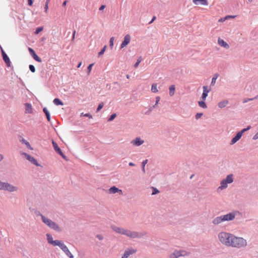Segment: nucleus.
Listing matches in <instances>:
<instances>
[{
	"label": "nucleus",
	"mask_w": 258,
	"mask_h": 258,
	"mask_svg": "<svg viewBox=\"0 0 258 258\" xmlns=\"http://www.w3.org/2000/svg\"><path fill=\"white\" fill-rule=\"evenodd\" d=\"M218 238L220 243L226 246L240 248L247 245L245 239L229 232H220L218 234Z\"/></svg>",
	"instance_id": "nucleus-1"
},
{
	"label": "nucleus",
	"mask_w": 258,
	"mask_h": 258,
	"mask_svg": "<svg viewBox=\"0 0 258 258\" xmlns=\"http://www.w3.org/2000/svg\"><path fill=\"white\" fill-rule=\"evenodd\" d=\"M110 227L115 233L125 235L131 239L141 238L146 235L145 232L131 231L128 229L117 227L114 225H111Z\"/></svg>",
	"instance_id": "nucleus-2"
},
{
	"label": "nucleus",
	"mask_w": 258,
	"mask_h": 258,
	"mask_svg": "<svg viewBox=\"0 0 258 258\" xmlns=\"http://www.w3.org/2000/svg\"><path fill=\"white\" fill-rule=\"evenodd\" d=\"M39 215L41 216L42 222L50 228L57 232L61 231V228L55 222L46 218L42 214H40Z\"/></svg>",
	"instance_id": "nucleus-3"
},
{
	"label": "nucleus",
	"mask_w": 258,
	"mask_h": 258,
	"mask_svg": "<svg viewBox=\"0 0 258 258\" xmlns=\"http://www.w3.org/2000/svg\"><path fill=\"white\" fill-rule=\"evenodd\" d=\"M19 188L8 182L0 180V190L7 191L10 192L17 191Z\"/></svg>",
	"instance_id": "nucleus-4"
},
{
	"label": "nucleus",
	"mask_w": 258,
	"mask_h": 258,
	"mask_svg": "<svg viewBox=\"0 0 258 258\" xmlns=\"http://www.w3.org/2000/svg\"><path fill=\"white\" fill-rule=\"evenodd\" d=\"M65 253V254L70 258H74L73 255L71 253L68 247L64 244V243L61 241L57 245Z\"/></svg>",
	"instance_id": "nucleus-5"
},
{
	"label": "nucleus",
	"mask_w": 258,
	"mask_h": 258,
	"mask_svg": "<svg viewBox=\"0 0 258 258\" xmlns=\"http://www.w3.org/2000/svg\"><path fill=\"white\" fill-rule=\"evenodd\" d=\"M52 143L55 152L60 156H61L62 158H63L66 160H67L68 159L67 156L63 153L60 148L58 146L57 143L55 142L54 141H52Z\"/></svg>",
	"instance_id": "nucleus-6"
},
{
	"label": "nucleus",
	"mask_w": 258,
	"mask_h": 258,
	"mask_svg": "<svg viewBox=\"0 0 258 258\" xmlns=\"http://www.w3.org/2000/svg\"><path fill=\"white\" fill-rule=\"evenodd\" d=\"M46 236L47 237V240L48 243L52 244L54 246H57L58 245H59L60 242L61 241L60 240H53V237L50 234L47 233L46 234Z\"/></svg>",
	"instance_id": "nucleus-7"
},
{
	"label": "nucleus",
	"mask_w": 258,
	"mask_h": 258,
	"mask_svg": "<svg viewBox=\"0 0 258 258\" xmlns=\"http://www.w3.org/2000/svg\"><path fill=\"white\" fill-rule=\"evenodd\" d=\"M22 154L24 155L26 159L32 164L36 165V166H41V165L38 163L37 161L33 157L26 153H23Z\"/></svg>",
	"instance_id": "nucleus-8"
},
{
	"label": "nucleus",
	"mask_w": 258,
	"mask_h": 258,
	"mask_svg": "<svg viewBox=\"0 0 258 258\" xmlns=\"http://www.w3.org/2000/svg\"><path fill=\"white\" fill-rule=\"evenodd\" d=\"M237 214H239V212L238 211H235L234 212H231L226 215H223V216L226 221H230L234 219Z\"/></svg>",
	"instance_id": "nucleus-9"
},
{
	"label": "nucleus",
	"mask_w": 258,
	"mask_h": 258,
	"mask_svg": "<svg viewBox=\"0 0 258 258\" xmlns=\"http://www.w3.org/2000/svg\"><path fill=\"white\" fill-rule=\"evenodd\" d=\"M29 51L32 56V57L33 58V59L36 60V61L38 62H41L42 59L40 57H39L36 53H35V51L31 48L29 47L28 48Z\"/></svg>",
	"instance_id": "nucleus-10"
},
{
	"label": "nucleus",
	"mask_w": 258,
	"mask_h": 258,
	"mask_svg": "<svg viewBox=\"0 0 258 258\" xmlns=\"http://www.w3.org/2000/svg\"><path fill=\"white\" fill-rule=\"evenodd\" d=\"M130 41H131L130 35L129 34L126 35L124 37L123 41L122 42V43L120 45V48L122 49V48H124V47H125L126 46H127L130 42Z\"/></svg>",
	"instance_id": "nucleus-11"
},
{
	"label": "nucleus",
	"mask_w": 258,
	"mask_h": 258,
	"mask_svg": "<svg viewBox=\"0 0 258 258\" xmlns=\"http://www.w3.org/2000/svg\"><path fill=\"white\" fill-rule=\"evenodd\" d=\"M144 143V141L142 140L140 137H137L131 141V144L135 146H140Z\"/></svg>",
	"instance_id": "nucleus-12"
},
{
	"label": "nucleus",
	"mask_w": 258,
	"mask_h": 258,
	"mask_svg": "<svg viewBox=\"0 0 258 258\" xmlns=\"http://www.w3.org/2000/svg\"><path fill=\"white\" fill-rule=\"evenodd\" d=\"M136 251L137 250L134 249L126 250H125L121 258H127L131 254L136 253Z\"/></svg>",
	"instance_id": "nucleus-13"
},
{
	"label": "nucleus",
	"mask_w": 258,
	"mask_h": 258,
	"mask_svg": "<svg viewBox=\"0 0 258 258\" xmlns=\"http://www.w3.org/2000/svg\"><path fill=\"white\" fill-rule=\"evenodd\" d=\"M241 137L242 135L241 134V133H240L239 132H238L236 134V136L232 139L230 144L232 145L235 144L238 141L240 140Z\"/></svg>",
	"instance_id": "nucleus-14"
},
{
	"label": "nucleus",
	"mask_w": 258,
	"mask_h": 258,
	"mask_svg": "<svg viewBox=\"0 0 258 258\" xmlns=\"http://www.w3.org/2000/svg\"><path fill=\"white\" fill-rule=\"evenodd\" d=\"M117 192H119L120 194H122V190L121 189H119V188H118L117 187H116L115 186L111 187L108 189V193L110 194H115V193H117Z\"/></svg>",
	"instance_id": "nucleus-15"
},
{
	"label": "nucleus",
	"mask_w": 258,
	"mask_h": 258,
	"mask_svg": "<svg viewBox=\"0 0 258 258\" xmlns=\"http://www.w3.org/2000/svg\"><path fill=\"white\" fill-rule=\"evenodd\" d=\"M192 2L196 5H201L203 6H208V2L207 0H192Z\"/></svg>",
	"instance_id": "nucleus-16"
},
{
	"label": "nucleus",
	"mask_w": 258,
	"mask_h": 258,
	"mask_svg": "<svg viewBox=\"0 0 258 258\" xmlns=\"http://www.w3.org/2000/svg\"><path fill=\"white\" fill-rule=\"evenodd\" d=\"M218 43L220 46H223L224 48H228L229 47L228 43L220 38H218Z\"/></svg>",
	"instance_id": "nucleus-17"
},
{
	"label": "nucleus",
	"mask_w": 258,
	"mask_h": 258,
	"mask_svg": "<svg viewBox=\"0 0 258 258\" xmlns=\"http://www.w3.org/2000/svg\"><path fill=\"white\" fill-rule=\"evenodd\" d=\"M25 113H32V107L30 103H27L25 104Z\"/></svg>",
	"instance_id": "nucleus-18"
},
{
	"label": "nucleus",
	"mask_w": 258,
	"mask_h": 258,
	"mask_svg": "<svg viewBox=\"0 0 258 258\" xmlns=\"http://www.w3.org/2000/svg\"><path fill=\"white\" fill-rule=\"evenodd\" d=\"M229 184L228 183H227V181L225 180V179H223L220 183V186L218 187V189H220L221 190H222L223 189L226 188L227 187V185Z\"/></svg>",
	"instance_id": "nucleus-19"
},
{
	"label": "nucleus",
	"mask_w": 258,
	"mask_h": 258,
	"mask_svg": "<svg viewBox=\"0 0 258 258\" xmlns=\"http://www.w3.org/2000/svg\"><path fill=\"white\" fill-rule=\"evenodd\" d=\"M220 219V216H217L213 219L212 223L215 225H219L221 223Z\"/></svg>",
	"instance_id": "nucleus-20"
},
{
	"label": "nucleus",
	"mask_w": 258,
	"mask_h": 258,
	"mask_svg": "<svg viewBox=\"0 0 258 258\" xmlns=\"http://www.w3.org/2000/svg\"><path fill=\"white\" fill-rule=\"evenodd\" d=\"M3 58L4 61H5V62L7 65V66L10 67L11 62L9 56L7 55V54L4 55V56H3Z\"/></svg>",
	"instance_id": "nucleus-21"
},
{
	"label": "nucleus",
	"mask_w": 258,
	"mask_h": 258,
	"mask_svg": "<svg viewBox=\"0 0 258 258\" xmlns=\"http://www.w3.org/2000/svg\"><path fill=\"white\" fill-rule=\"evenodd\" d=\"M43 111L45 113L47 120L49 122H50V119H50V113H49V111L47 109V108L46 107L43 108Z\"/></svg>",
	"instance_id": "nucleus-22"
},
{
	"label": "nucleus",
	"mask_w": 258,
	"mask_h": 258,
	"mask_svg": "<svg viewBox=\"0 0 258 258\" xmlns=\"http://www.w3.org/2000/svg\"><path fill=\"white\" fill-rule=\"evenodd\" d=\"M227 183H231L233 181V175L232 174L228 175L225 179Z\"/></svg>",
	"instance_id": "nucleus-23"
},
{
	"label": "nucleus",
	"mask_w": 258,
	"mask_h": 258,
	"mask_svg": "<svg viewBox=\"0 0 258 258\" xmlns=\"http://www.w3.org/2000/svg\"><path fill=\"white\" fill-rule=\"evenodd\" d=\"M228 104V101L225 100H224V101L219 102L218 107L220 108H222L225 107Z\"/></svg>",
	"instance_id": "nucleus-24"
},
{
	"label": "nucleus",
	"mask_w": 258,
	"mask_h": 258,
	"mask_svg": "<svg viewBox=\"0 0 258 258\" xmlns=\"http://www.w3.org/2000/svg\"><path fill=\"white\" fill-rule=\"evenodd\" d=\"M169 95L170 96H173L175 93V86L174 85H171L169 88Z\"/></svg>",
	"instance_id": "nucleus-25"
},
{
	"label": "nucleus",
	"mask_w": 258,
	"mask_h": 258,
	"mask_svg": "<svg viewBox=\"0 0 258 258\" xmlns=\"http://www.w3.org/2000/svg\"><path fill=\"white\" fill-rule=\"evenodd\" d=\"M180 257V254L178 250H175L170 255V258H178Z\"/></svg>",
	"instance_id": "nucleus-26"
},
{
	"label": "nucleus",
	"mask_w": 258,
	"mask_h": 258,
	"mask_svg": "<svg viewBox=\"0 0 258 258\" xmlns=\"http://www.w3.org/2000/svg\"><path fill=\"white\" fill-rule=\"evenodd\" d=\"M53 103L56 105H63V103L59 98H55L53 101Z\"/></svg>",
	"instance_id": "nucleus-27"
},
{
	"label": "nucleus",
	"mask_w": 258,
	"mask_h": 258,
	"mask_svg": "<svg viewBox=\"0 0 258 258\" xmlns=\"http://www.w3.org/2000/svg\"><path fill=\"white\" fill-rule=\"evenodd\" d=\"M218 76L219 75L218 74H215L214 75L211 83V86H214L215 84L216 81L218 78Z\"/></svg>",
	"instance_id": "nucleus-28"
},
{
	"label": "nucleus",
	"mask_w": 258,
	"mask_h": 258,
	"mask_svg": "<svg viewBox=\"0 0 258 258\" xmlns=\"http://www.w3.org/2000/svg\"><path fill=\"white\" fill-rule=\"evenodd\" d=\"M178 251L180 254V256H184L189 255V253L185 250H178Z\"/></svg>",
	"instance_id": "nucleus-29"
},
{
	"label": "nucleus",
	"mask_w": 258,
	"mask_h": 258,
	"mask_svg": "<svg viewBox=\"0 0 258 258\" xmlns=\"http://www.w3.org/2000/svg\"><path fill=\"white\" fill-rule=\"evenodd\" d=\"M198 104L199 105L203 108H206L207 107V106L206 103L204 102V100L199 101Z\"/></svg>",
	"instance_id": "nucleus-30"
},
{
	"label": "nucleus",
	"mask_w": 258,
	"mask_h": 258,
	"mask_svg": "<svg viewBox=\"0 0 258 258\" xmlns=\"http://www.w3.org/2000/svg\"><path fill=\"white\" fill-rule=\"evenodd\" d=\"M157 84H153L151 87V91L153 93H156L158 92V90L157 88Z\"/></svg>",
	"instance_id": "nucleus-31"
},
{
	"label": "nucleus",
	"mask_w": 258,
	"mask_h": 258,
	"mask_svg": "<svg viewBox=\"0 0 258 258\" xmlns=\"http://www.w3.org/2000/svg\"><path fill=\"white\" fill-rule=\"evenodd\" d=\"M203 88V93H207L208 94V93H209L211 90V88H209L207 86H204Z\"/></svg>",
	"instance_id": "nucleus-32"
},
{
	"label": "nucleus",
	"mask_w": 258,
	"mask_h": 258,
	"mask_svg": "<svg viewBox=\"0 0 258 258\" xmlns=\"http://www.w3.org/2000/svg\"><path fill=\"white\" fill-rule=\"evenodd\" d=\"M142 60V58L141 56H140L138 58L137 61L136 62V63L134 64V67L135 68H137L138 67V66L139 65L140 63L141 62Z\"/></svg>",
	"instance_id": "nucleus-33"
},
{
	"label": "nucleus",
	"mask_w": 258,
	"mask_h": 258,
	"mask_svg": "<svg viewBox=\"0 0 258 258\" xmlns=\"http://www.w3.org/2000/svg\"><path fill=\"white\" fill-rule=\"evenodd\" d=\"M104 106V103L103 102H100L96 109V112H99L103 107Z\"/></svg>",
	"instance_id": "nucleus-34"
},
{
	"label": "nucleus",
	"mask_w": 258,
	"mask_h": 258,
	"mask_svg": "<svg viewBox=\"0 0 258 258\" xmlns=\"http://www.w3.org/2000/svg\"><path fill=\"white\" fill-rule=\"evenodd\" d=\"M106 45H105L102 49L101 50H100V51L98 53V56H100L101 55H102V54H104L105 50H106Z\"/></svg>",
	"instance_id": "nucleus-35"
},
{
	"label": "nucleus",
	"mask_w": 258,
	"mask_h": 258,
	"mask_svg": "<svg viewBox=\"0 0 258 258\" xmlns=\"http://www.w3.org/2000/svg\"><path fill=\"white\" fill-rule=\"evenodd\" d=\"M114 38L112 37L110 39L109 41V47L112 49L113 46V42H114Z\"/></svg>",
	"instance_id": "nucleus-36"
},
{
	"label": "nucleus",
	"mask_w": 258,
	"mask_h": 258,
	"mask_svg": "<svg viewBox=\"0 0 258 258\" xmlns=\"http://www.w3.org/2000/svg\"><path fill=\"white\" fill-rule=\"evenodd\" d=\"M116 116V113L112 114L110 116V117L108 118L107 121H112L115 118Z\"/></svg>",
	"instance_id": "nucleus-37"
},
{
	"label": "nucleus",
	"mask_w": 258,
	"mask_h": 258,
	"mask_svg": "<svg viewBox=\"0 0 258 258\" xmlns=\"http://www.w3.org/2000/svg\"><path fill=\"white\" fill-rule=\"evenodd\" d=\"M152 195H155L159 192V190L157 188L154 187H152Z\"/></svg>",
	"instance_id": "nucleus-38"
},
{
	"label": "nucleus",
	"mask_w": 258,
	"mask_h": 258,
	"mask_svg": "<svg viewBox=\"0 0 258 258\" xmlns=\"http://www.w3.org/2000/svg\"><path fill=\"white\" fill-rule=\"evenodd\" d=\"M147 162H148V160H144L142 163V170L144 172H145V165L147 163Z\"/></svg>",
	"instance_id": "nucleus-39"
},
{
	"label": "nucleus",
	"mask_w": 258,
	"mask_h": 258,
	"mask_svg": "<svg viewBox=\"0 0 258 258\" xmlns=\"http://www.w3.org/2000/svg\"><path fill=\"white\" fill-rule=\"evenodd\" d=\"M43 29V28L42 27H37L35 30V33L36 34H39L41 31H42Z\"/></svg>",
	"instance_id": "nucleus-40"
},
{
	"label": "nucleus",
	"mask_w": 258,
	"mask_h": 258,
	"mask_svg": "<svg viewBox=\"0 0 258 258\" xmlns=\"http://www.w3.org/2000/svg\"><path fill=\"white\" fill-rule=\"evenodd\" d=\"M29 68L32 73L35 72V71H36L35 68L34 66H33V64H30L29 66Z\"/></svg>",
	"instance_id": "nucleus-41"
},
{
	"label": "nucleus",
	"mask_w": 258,
	"mask_h": 258,
	"mask_svg": "<svg viewBox=\"0 0 258 258\" xmlns=\"http://www.w3.org/2000/svg\"><path fill=\"white\" fill-rule=\"evenodd\" d=\"M251 128V126L250 125L248 126L246 128H243L241 131H240L239 132L241 133V134L242 135L246 131H247Z\"/></svg>",
	"instance_id": "nucleus-42"
},
{
	"label": "nucleus",
	"mask_w": 258,
	"mask_h": 258,
	"mask_svg": "<svg viewBox=\"0 0 258 258\" xmlns=\"http://www.w3.org/2000/svg\"><path fill=\"white\" fill-rule=\"evenodd\" d=\"M81 116H85V117H88L90 118H92V115L90 113H85V114H84V113H81Z\"/></svg>",
	"instance_id": "nucleus-43"
},
{
	"label": "nucleus",
	"mask_w": 258,
	"mask_h": 258,
	"mask_svg": "<svg viewBox=\"0 0 258 258\" xmlns=\"http://www.w3.org/2000/svg\"><path fill=\"white\" fill-rule=\"evenodd\" d=\"M22 143H24L28 148H30V145L29 144V143L28 142H27L26 140H25V139H23L22 140Z\"/></svg>",
	"instance_id": "nucleus-44"
},
{
	"label": "nucleus",
	"mask_w": 258,
	"mask_h": 258,
	"mask_svg": "<svg viewBox=\"0 0 258 258\" xmlns=\"http://www.w3.org/2000/svg\"><path fill=\"white\" fill-rule=\"evenodd\" d=\"M203 115V113H197L195 115V118L196 119H199Z\"/></svg>",
	"instance_id": "nucleus-45"
},
{
	"label": "nucleus",
	"mask_w": 258,
	"mask_h": 258,
	"mask_svg": "<svg viewBox=\"0 0 258 258\" xmlns=\"http://www.w3.org/2000/svg\"><path fill=\"white\" fill-rule=\"evenodd\" d=\"M93 63H91V64H90L88 66V68H87V70H88V74H89L90 73V72H91V70H92V66H93Z\"/></svg>",
	"instance_id": "nucleus-46"
},
{
	"label": "nucleus",
	"mask_w": 258,
	"mask_h": 258,
	"mask_svg": "<svg viewBox=\"0 0 258 258\" xmlns=\"http://www.w3.org/2000/svg\"><path fill=\"white\" fill-rule=\"evenodd\" d=\"M208 94L207 93H202V99L203 100H205L206 99V97L208 96Z\"/></svg>",
	"instance_id": "nucleus-47"
},
{
	"label": "nucleus",
	"mask_w": 258,
	"mask_h": 258,
	"mask_svg": "<svg viewBox=\"0 0 258 258\" xmlns=\"http://www.w3.org/2000/svg\"><path fill=\"white\" fill-rule=\"evenodd\" d=\"M253 99H254V98H245V99H244L243 100V103H245L249 101H251V100H252Z\"/></svg>",
	"instance_id": "nucleus-48"
},
{
	"label": "nucleus",
	"mask_w": 258,
	"mask_h": 258,
	"mask_svg": "<svg viewBox=\"0 0 258 258\" xmlns=\"http://www.w3.org/2000/svg\"><path fill=\"white\" fill-rule=\"evenodd\" d=\"M96 237L100 240H101L103 239V238H104V237L103 236V235H100V234L96 235Z\"/></svg>",
	"instance_id": "nucleus-49"
},
{
	"label": "nucleus",
	"mask_w": 258,
	"mask_h": 258,
	"mask_svg": "<svg viewBox=\"0 0 258 258\" xmlns=\"http://www.w3.org/2000/svg\"><path fill=\"white\" fill-rule=\"evenodd\" d=\"M220 219H220V220L221 221V223H222V222H225V221H226V219H225V218H224V216H223V215H221V216H220Z\"/></svg>",
	"instance_id": "nucleus-50"
},
{
	"label": "nucleus",
	"mask_w": 258,
	"mask_h": 258,
	"mask_svg": "<svg viewBox=\"0 0 258 258\" xmlns=\"http://www.w3.org/2000/svg\"><path fill=\"white\" fill-rule=\"evenodd\" d=\"M252 139L254 140L258 139V132L253 137Z\"/></svg>",
	"instance_id": "nucleus-51"
},
{
	"label": "nucleus",
	"mask_w": 258,
	"mask_h": 258,
	"mask_svg": "<svg viewBox=\"0 0 258 258\" xmlns=\"http://www.w3.org/2000/svg\"><path fill=\"white\" fill-rule=\"evenodd\" d=\"M0 48H1V52H2V56H4V55H6L7 54L6 53V52H5V51L4 50V49H3L2 46H0Z\"/></svg>",
	"instance_id": "nucleus-52"
},
{
	"label": "nucleus",
	"mask_w": 258,
	"mask_h": 258,
	"mask_svg": "<svg viewBox=\"0 0 258 258\" xmlns=\"http://www.w3.org/2000/svg\"><path fill=\"white\" fill-rule=\"evenodd\" d=\"M235 16H230V15H228V16H226V17L224 18V19L227 20L228 19H229V18H235Z\"/></svg>",
	"instance_id": "nucleus-53"
},
{
	"label": "nucleus",
	"mask_w": 258,
	"mask_h": 258,
	"mask_svg": "<svg viewBox=\"0 0 258 258\" xmlns=\"http://www.w3.org/2000/svg\"><path fill=\"white\" fill-rule=\"evenodd\" d=\"M160 100V97L158 96L156 98V103H155V105H156L159 102Z\"/></svg>",
	"instance_id": "nucleus-54"
},
{
	"label": "nucleus",
	"mask_w": 258,
	"mask_h": 258,
	"mask_svg": "<svg viewBox=\"0 0 258 258\" xmlns=\"http://www.w3.org/2000/svg\"><path fill=\"white\" fill-rule=\"evenodd\" d=\"M33 0H28V4L29 6H31L33 4Z\"/></svg>",
	"instance_id": "nucleus-55"
},
{
	"label": "nucleus",
	"mask_w": 258,
	"mask_h": 258,
	"mask_svg": "<svg viewBox=\"0 0 258 258\" xmlns=\"http://www.w3.org/2000/svg\"><path fill=\"white\" fill-rule=\"evenodd\" d=\"M48 4H46L45 5V7H44V11L45 12H47V10H48Z\"/></svg>",
	"instance_id": "nucleus-56"
},
{
	"label": "nucleus",
	"mask_w": 258,
	"mask_h": 258,
	"mask_svg": "<svg viewBox=\"0 0 258 258\" xmlns=\"http://www.w3.org/2000/svg\"><path fill=\"white\" fill-rule=\"evenodd\" d=\"M156 17L155 16H154L152 18L151 21L149 23V24H151V23H152L154 22V21L156 19Z\"/></svg>",
	"instance_id": "nucleus-57"
},
{
	"label": "nucleus",
	"mask_w": 258,
	"mask_h": 258,
	"mask_svg": "<svg viewBox=\"0 0 258 258\" xmlns=\"http://www.w3.org/2000/svg\"><path fill=\"white\" fill-rule=\"evenodd\" d=\"M105 8V5H101L100 6V7L99 8V10L100 11H102L103 10H104V9Z\"/></svg>",
	"instance_id": "nucleus-58"
},
{
	"label": "nucleus",
	"mask_w": 258,
	"mask_h": 258,
	"mask_svg": "<svg viewBox=\"0 0 258 258\" xmlns=\"http://www.w3.org/2000/svg\"><path fill=\"white\" fill-rule=\"evenodd\" d=\"M4 159V156L0 154V162L2 161Z\"/></svg>",
	"instance_id": "nucleus-59"
},
{
	"label": "nucleus",
	"mask_w": 258,
	"mask_h": 258,
	"mask_svg": "<svg viewBox=\"0 0 258 258\" xmlns=\"http://www.w3.org/2000/svg\"><path fill=\"white\" fill-rule=\"evenodd\" d=\"M75 34H76V31H74L73 32V36H72V39L73 40H74L75 39Z\"/></svg>",
	"instance_id": "nucleus-60"
},
{
	"label": "nucleus",
	"mask_w": 258,
	"mask_h": 258,
	"mask_svg": "<svg viewBox=\"0 0 258 258\" xmlns=\"http://www.w3.org/2000/svg\"><path fill=\"white\" fill-rule=\"evenodd\" d=\"M67 3V1H65L63 2L62 3V6H66V4Z\"/></svg>",
	"instance_id": "nucleus-61"
},
{
	"label": "nucleus",
	"mask_w": 258,
	"mask_h": 258,
	"mask_svg": "<svg viewBox=\"0 0 258 258\" xmlns=\"http://www.w3.org/2000/svg\"><path fill=\"white\" fill-rule=\"evenodd\" d=\"M129 165H130V166H135V164H134V163H133V162H130V163H129Z\"/></svg>",
	"instance_id": "nucleus-62"
},
{
	"label": "nucleus",
	"mask_w": 258,
	"mask_h": 258,
	"mask_svg": "<svg viewBox=\"0 0 258 258\" xmlns=\"http://www.w3.org/2000/svg\"><path fill=\"white\" fill-rule=\"evenodd\" d=\"M226 19H224V18H221L219 20V21L220 22H224Z\"/></svg>",
	"instance_id": "nucleus-63"
},
{
	"label": "nucleus",
	"mask_w": 258,
	"mask_h": 258,
	"mask_svg": "<svg viewBox=\"0 0 258 258\" xmlns=\"http://www.w3.org/2000/svg\"><path fill=\"white\" fill-rule=\"evenodd\" d=\"M113 84L116 86H119V84L117 82H114Z\"/></svg>",
	"instance_id": "nucleus-64"
}]
</instances>
